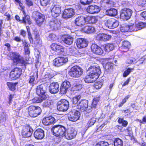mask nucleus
<instances>
[{"instance_id": "nucleus-1", "label": "nucleus", "mask_w": 146, "mask_h": 146, "mask_svg": "<svg viewBox=\"0 0 146 146\" xmlns=\"http://www.w3.org/2000/svg\"><path fill=\"white\" fill-rule=\"evenodd\" d=\"M9 56L10 60L17 64H21V66H23L25 69H26L27 65L29 64L28 59H25L23 56L16 52H10Z\"/></svg>"}, {"instance_id": "nucleus-2", "label": "nucleus", "mask_w": 146, "mask_h": 146, "mask_svg": "<svg viewBox=\"0 0 146 146\" xmlns=\"http://www.w3.org/2000/svg\"><path fill=\"white\" fill-rule=\"evenodd\" d=\"M51 129L53 135L57 137H60L65 135L66 128L62 125L58 124L53 126Z\"/></svg>"}, {"instance_id": "nucleus-3", "label": "nucleus", "mask_w": 146, "mask_h": 146, "mask_svg": "<svg viewBox=\"0 0 146 146\" xmlns=\"http://www.w3.org/2000/svg\"><path fill=\"white\" fill-rule=\"evenodd\" d=\"M29 115L33 117H35L40 115L42 112L41 108L37 106L31 105L28 108Z\"/></svg>"}, {"instance_id": "nucleus-4", "label": "nucleus", "mask_w": 146, "mask_h": 146, "mask_svg": "<svg viewBox=\"0 0 146 146\" xmlns=\"http://www.w3.org/2000/svg\"><path fill=\"white\" fill-rule=\"evenodd\" d=\"M83 69L77 65L73 66L68 72L70 76L73 78H78L81 76L83 73Z\"/></svg>"}, {"instance_id": "nucleus-5", "label": "nucleus", "mask_w": 146, "mask_h": 146, "mask_svg": "<svg viewBox=\"0 0 146 146\" xmlns=\"http://www.w3.org/2000/svg\"><path fill=\"white\" fill-rule=\"evenodd\" d=\"M86 22L88 24H91V16H88L86 18L82 16H78L75 20L76 25L79 26H82L84 25Z\"/></svg>"}, {"instance_id": "nucleus-6", "label": "nucleus", "mask_w": 146, "mask_h": 146, "mask_svg": "<svg viewBox=\"0 0 146 146\" xmlns=\"http://www.w3.org/2000/svg\"><path fill=\"white\" fill-rule=\"evenodd\" d=\"M105 60L108 61L107 63L103 65L105 71L107 73H111L113 71L114 57L106 58L105 59Z\"/></svg>"}, {"instance_id": "nucleus-7", "label": "nucleus", "mask_w": 146, "mask_h": 146, "mask_svg": "<svg viewBox=\"0 0 146 146\" xmlns=\"http://www.w3.org/2000/svg\"><path fill=\"white\" fill-rule=\"evenodd\" d=\"M69 104V102L66 100L61 99L57 102V109L60 111H65L68 109Z\"/></svg>"}, {"instance_id": "nucleus-8", "label": "nucleus", "mask_w": 146, "mask_h": 146, "mask_svg": "<svg viewBox=\"0 0 146 146\" xmlns=\"http://www.w3.org/2000/svg\"><path fill=\"white\" fill-rule=\"evenodd\" d=\"M22 73V70L21 68L15 67L10 72V77L12 80H15L20 77Z\"/></svg>"}, {"instance_id": "nucleus-9", "label": "nucleus", "mask_w": 146, "mask_h": 146, "mask_svg": "<svg viewBox=\"0 0 146 146\" xmlns=\"http://www.w3.org/2000/svg\"><path fill=\"white\" fill-rule=\"evenodd\" d=\"M132 13V11L129 8H123L120 12V17L124 20H127L130 18Z\"/></svg>"}, {"instance_id": "nucleus-10", "label": "nucleus", "mask_w": 146, "mask_h": 146, "mask_svg": "<svg viewBox=\"0 0 146 146\" xmlns=\"http://www.w3.org/2000/svg\"><path fill=\"white\" fill-rule=\"evenodd\" d=\"M33 130L29 124L24 125L21 131V135L23 138H28L31 136Z\"/></svg>"}, {"instance_id": "nucleus-11", "label": "nucleus", "mask_w": 146, "mask_h": 146, "mask_svg": "<svg viewBox=\"0 0 146 146\" xmlns=\"http://www.w3.org/2000/svg\"><path fill=\"white\" fill-rule=\"evenodd\" d=\"M68 61V58L64 56H58L53 60L54 66L58 67L63 65Z\"/></svg>"}, {"instance_id": "nucleus-12", "label": "nucleus", "mask_w": 146, "mask_h": 146, "mask_svg": "<svg viewBox=\"0 0 146 146\" xmlns=\"http://www.w3.org/2000/svg\"><path fill=\"white\" fill-rule=\"evenodd\" d=\"M77 135V131L72 127L68 128L65 133L64 136L67 139L71 140L75 137Z\"/></svg>"}, {"instance_id": "nucleus-13", "label": "nucleus", "mask_w": 146, "mask_h": 146, "mask_svg": "<svg viewBox=\"0 0 146 146\" xmlns=\"http://www.w3.org/2000/svg\"><path fill=\"white\" fill-rule=\"evenodd\" d=\"M42 123L45 126H47L53 125L56 122L55 118L51 115L45 117L42 120Z\"/></svg>"}, {"instance_id": "nucleus-14", "label": "nucleus", "mask_w": 146, "mask_h": 146, "mask_svg": "<svg viewBox=\"0 0 146 146\" xmlns=\"http://www.w3.org/2000/svg\"><path fill=\"white\" fill-rule=\"evenodd\" d=\"M80 115V112L78 111H70L68 113V118L70 121L75 122L79 119Z\"/></svg>"}, {"instance_id": "nucleus-15", "label": "nucleus", "mask_w": 146, "mask_h": 146, "mask_svg": "<svg viewBox=\"0 0 146 146\" xmlns=\"http://www.w3.org/2000/svg\"><path fill=\"white\" fill-rule=\"evenodd\" d=\"M46 86L44 84H42L37 86L36 89V93L39 96H46Z\"/></svg>"}, {"instance_id": "nucleus-16", "label": "nucleus", "mask_w": 146, "mask_h": 146, "mask_svg": "<svg viewBox=\"0 0 146 146\" xmlns=\"http://www.w3.org/2000/svg\"><path fill=\"white\" fill-rule=\"evenodd\" d=\"M76 44L78 48L81 49L86 47L88 45V41L83 38H78L77 39Z\"/></svg>"}, {"instance_id": "nucleus-17", "label": "nucleus", "mask_w": 146, "mask_h": 146, "mask_svg": "<svg viewBox=\"0 0 146 146\" xmlns=\"http://www.w3.org/2000/svg\"><path fill=\"white\" fill-rule=\"evenodd\" d=\"M61 6L59 5H55L53 6L51 10L52 16L54 18L59 16L61 13Z\"/></svg>"}, {"instance_id": "nucleus-18", "label": "nucleus", "mask_w": 146, "mask_h": 146, "mask_svg": "<svg viewBox=\"0 0 146 146\" xmlns=\"http://www.w3.org/2000/svg\"><path fill=\"white\" fill-rule=\"evenodd\" d=\"M71 84L70 82L67 81L65 80L63 82L60 86V91L62 94L66 93L68 89L71 87Z\"/></svg>"}, {"instance_id": "nucleus-19", "label": "nucleus", "mask_w": 146, "mask_h": 146, "mask_svg": "<svg viewBox=\"0 0 146 146\" xmlns=\"http://www.w3.org/2000/svg\"><path fill=\"white\" fill-rule=\"evenodd\" d=\"M45 18V16L43 14L38 12L36 13L35 21L37 25L40 26L44 21Z\"/></svg>"}, {"instance_id": "nucleus-20", "label": "nucleus", "mask_w": 146, "mask_h": 146, "mask_svg": "<svg viewBox=\"0 0 146 146\" xmlns=\"http://www.w3.org/2000/svg\"><path fill=\"white\" fill-rule=\"evenodd\" d=\"M75 15L74 10L72 8L65 9L63 12L62 16L65 19L72 17Z\"/></svg>"}, {"instance_id": "nucleus-21", "label": "nucleus", "mask_w": 146, "mask_h": 146, "mask_svg": "<svg viewBox=\"0 0 146 146\" xmlns=\"http://www.w3.org/2000/svg\"><path fill=\"white\" fill-rule=\"evenodd\" d=\"M88 101L86 100H83L77 104V108L81 111H85L87 109L88 105Z\"/></svg>"}, {"instance_id": "nucleus-22", "label": "nucleus", "mask_w": 146, "mask_h": 146, "mask_svg": "<svg viewBox=\"0 0 146 146\" xmlns=\"http://www.w3.org/2000/svg\"><path fill=\"white\" fill-rule=\"evenodd\" d=\"M59 85L57 82H53L50 83L49 86L50 92L52 94L58 93L59 91Z\"/></svg>"}, {"instance_id": "nucleus-23", "label": "nucleus", "mask_w": 146, "mask_h": 146, "mask_svg": "<svg viewBox=\"0 0 146 146\" xmlns=\"http://www.w3.org/2000/svg\"><path fill=\"white\" fill-rule=\"evenodd\" d=\"M34 136L37 139H41L44 136V132L43 130L41 128L37 129L34 132Z\"/></svg>"}, {"instance_id": "nucleus-24", "label": "nucleus", "mask_w": 146, "mask_h": 146, "mask_svg": "<svg viewBox=\"0 0 146 146\" xmlns=\"http://www.w3.org/2000/svg\"><path fill=\"white\" fill-rule=\"evenodd\" d=\"M92 52L97 55H101L104 52L103 49L95 44H92Z\"/></svg>"}, {"instance_id": "nucleus-25", "label": "nucleus", "mask_w": 146, "mask_h": 146, "mask_svg": "<svg viewBox=\"0 0 146 146\" xmlns=\"http://www.w3.org/2000/svg\"><path fill=\"white\" fill-rule=\"evenodd\" d=\"M50 48L53 51L58 52H64V47L63 46L57 44L53 43L50 45Z\"/></svg>"}, {"instance_id": "nucleus-26", "label": "nucleus", "mask_w": 146, "mask_h": 146, "mask_svg": "<svg viewBox=\"0 0 146 146\" xmlns=\"http://www.w3.org/2000/svg\"><path fill=\"white\" fill-rule=\"evenodd\" d=\"M62 41L65 44L70 45L73 43V37L72 36L68 35H64L62 36Z\"/></svg>"}, {"instance_id": "nucleus-27", "label": "nucleus", "mask_w": 146, "mask_h": 146, "mask_svg": "<svg viewBox=\"0 0 146 146\" xmlns=\"http://www.w3.org/2000/svg\"><path fill=\"white\" fill-rule=\"evenodd\" d=\"M111 36L106 34H98L96 38L97 39L99 40L106 41L110 39Z\"/></svg>"}, {"instance_id": "nucleus-28", "label": "nucleus", "mask_w": 146, "mask_h": 146, "mask_svg": "<svg viewBox=\"0 0 146 146\" xmlns=\"http://www.w3.org/2000/svg\"><path fill=\"white\" fill-rule=\"evenodd\" d=\"M91 66H90L86 71V75L84 79L85 82L87 83H91Z\"/></svg>"}, {"instance_id": "nucleus-29", "label": "nucleus", "mask_w": 146, "mask_h": 146, "mask_svg": "<svg viewBox=\"0 0 146 146\" xmlns=\"http://www.w3.org/2000/svg\"><path fill=\"white\" fill-rule=\"evenodd\" d=\"M106 15L110 16H115L117 15V9L114 8H111L106 11Z\"/></svg>"}, {"instance_id": "nucleus-30", "label": "nucleus", "mask_w": 146, "mask_h": 146, "mask_svg": "<svg viewBox=\"0 0 146 146\" xmlns=\"http://www.w3.org/2000/svg\"><path fill=\"white\" fill-rule=\"evenodd\" d=\"M18 84V82H15L14 83L10 82H7V84L9 90L11 91H14L16 90V86Z\"/></svg>"}, {"instance_id": "nucleus-31", "label": "nucleus", "mask_w": 146, "mask_h": 146, "mask_svg": "<svg viewBox=\"0 0 146 146\" xmlns=\"http://www.w3.org/2000/svg\"><path fill=\"white\" fill-rule=\"evenodd\" d=\"M21 22L25 24L27 23L29 25L32 23V21L29 15H26L23 17L21 20Z\"/></svg>"}, {"instance_id": "nucleus-32", "label": "nucleus", "mask_w": 146, "mask_h": 146, "mask_svg": "<svg viewBox=\"0 0 146 146\" xmlns=\"http://www.w3.org/2000/svg\"><path fill=\"white\" fill-rule=\"evenodd\" d=\"M82 88V84H74L71 90V91L73 92H75L79 91Z\"/></svg>"}, {"instance_id": "nucleus-33", "label": "nucleus", "mask_w": 146, "mask_h": 146, "mask_svg": "<svg viewBox=\"0 0 146 146\" xmlns=\"http://www.w3.org/2000/svg\"><path fill=\"white\" fill-rule=\"evenodd\" d=\"M26 27L27 32L28 38L30 43L33 44V38L30 32V28L29 26H26Z\"/></svg>"}, {"instance_id": "nucleus-34", "label": "nucleus", "mask_w": 146, "mask_h": 146, "mask_svg": "<svg viewBox=\"0 0 146 146\" xmlns=\"http://www.w3.org/2000/svg\"><path fill=\"white\" fill-rule=\"evenodd\" d=\"M114 48V46L112 44L108 43L105 45L104 50L106 52H108L112 50Z\"/></svg>"}, {"instance_id": "nucleus-35", "label": "nucleus", "mask_w": 146, "mask_h": 146, "mask_svg": "<svg viewBox=\"0 0 146 146\" xmlns=\"http://www.w3.org/2000/svg\"><path fill=\"white\" fill-rule=\"evenodd\" d=\"M131 44L130 42L127 40L123 41L122 43L121 47L124 49H127L128 50L130 48Z\"/></svg>"}, {"instance_id": "nucleus-36", "label": "nucleus", "mask_w": 146, "mask_h": 146, "mask_svg": "<svg viewBox=\"0 0 146 146\" xmlns=\"http://www.w3.org/2000/svg\"><path fill=\"white\" fill-rule=\"evenodd\" d=\"M92 73L100 74L101 72L100 67L98 65L92 66Z\"/></svg>"}, {"instance_id": "nucleus-37", "label": "nucleus", "mask_w": 146, "mask_h": 146, "mask_svg": "<svg viewBox=\"0 0 146 146\" xmlns=\"http://www.w3.org/2000/svg\"><path fill=\"white\" fill-rule=\"evenodd\" d=\"M126 62L127 64H134L137 62V59L135 57H129L127 59Z\"/></svg>"}, {"instance_id": "nucleus-38", "label": "nucleus", "mask_w": 146, "mask_h": 146, "mask_svg": "<svg viewBox=\"0 0 146 146\" xmlns=\"http://www.w3.org/2000/svg\"><path fill=\"white\" fill-rule=\"evenodd\" d=\"M113 143L114 146H123V141L121 139L118 138L114 139Z\"/></svg>"}, {"instance_id": "nucleus-39", "label": "nucleus", "mask_w": 146, "mask_h": 146, "mask_svg": "<svg viewBox=\"0 0 146 146\" xmlns=\"http://www.w3.org/2000/svg\"><path fill=\"white\" fill-rule=\"evenodd\" d=\"M53 104V101L48 99L43 102L42 106L44 107L50 108Z\"/></svg>"}, {"instance_id": "nucleus-40", "label": "nucleus", "mask_w": 146, "mask_h": 146, "mask_svg": "<svg viewBox=\"0 0 146 146\" xmlns=\"http://www.w3.org/2000/svg\"><path fill=\"white\" fill-rule=\"evenodd\" d=\"M103 84L102 82L100 81L95 82L93 85V88L96 90L100 89L101 88Z\"/></svg>"}, {"instance_id": "nucleus-41", "label": "nucleus", "mask_w": 146, "mask_h": 146, "mask_svg": "<svg viewBox=\"0 0 146 146\" xmlns=\"http://www.w3.org/2000/svg\"><path fill=\"white\" fill-rule=\"evenodd\" d=\"M134 70V67L132 68L128 67L125 71L123 74V76L124 77H126L129 75L130 73Z\"/></svg>"}, {"instance_id": "nucleus-42", "label": "nucleus", "mask_w": 146, "mask_h": 146, "mask_svg": "<svg viewBox=\"0 0 146 146\" xmlns=\"http://www.w3.org/2000/svg\"><path fill=\"white\" fill-rule=\"evenodd\" d=\"M129 25L123 24L120 27V30L122 32H125L129 31Z\"/></svg>"}, {"instance_id": "nucleus-43", "label": "nucleus", "mask_w": 146, "mask_h": 146, "mask_svg": "<svg viewBox=\"0 0 146 146\" xmlns=\"http://www.w3.org/2000/svg\"><path fill=\"white\" fill-rule=\"evenodd\" d=\"M100 100V97L99 96L96 97L93 99L92 102V108H95L96 107Z\"/></svg>"}, {"instance_id": "nucleus-44", "label": "nucleus", "mask_w": 146, "mask_h": 146, "mask_svg": "<svg viewBox=\"0 0 146 146\" xmlns=\"http://www.w3.org/2000/svg\"><path fill=\"white\" fill-rule=\"evenodd\" d=\"M131 95H128L125 96L124 98L122 100V101L120 102L118 106L119 107H121L123 106L124 104L125 103L130 97Z\"/></svg>"}, {"instance_id": "nucleus-45", "label": "nucleus", "mask_w": 146, "mask_h": 146, "mask_svg": "<svg viewBox=\"0 0 146 146\" xmlns=\"http://www.w3.org/2000/svg\"><path fill=\"white\" fill-rule=\"evenodd\" d=\"M112 23L111 24V29H113L117 27L119 24V21L114 19L112 18Z\"/></svg>"}, {"instance_id": "nucleus-46", "label": "nucleus", "mask_w": 146, "mask_h": 146, "mask_svg": "<svg viewBox=\"0 0 146 146\" xmlns=\"http://www.w3.org/2000/svg\"><path fill=\"white\" fill-rule=\"evenodd\" d=\"M82 30L86 33H90L91 30V25H86L82 29Z\"/></svg>"}, {"instance_id": "nucleus-47", "label": "nucleus", "mask_w": 146, "mask_h": 146, "mask_svg": "<svg viewBox=\"0 0 146 146\" xmlns=\"http://www.w3.org/2000/svg\"><path fill=\"white\" fill-rule=\"evenodd\" d=\"M100 10V9L98 6L96 5L93 6L92 5V14L97 13Z\"/></svg>"}, {"instance_id": "nucleus-48", "label": "nucleus", "mask_w": 146, "mask_h": 146, "mask_svg": "<svg viewBox=\"0 0 146 146\" xmlns=\"http://www.w3.org/2000/svg\"><path fill=\"white\" fill-rule=\"evenodd\" d=\"M108 142L103 141H100L96 144L95 146H109Z\"/></svg>"}, {"instance_id": "nucleus-49", "label": "nucleus", "mask_w": 146, "mask_h": 146, "mask_svg": "<svg viewBox=\"0 0 146 146\" xmlns=\"http://www.w3.org/2000/svg\"><path fill=\"white\" fill-rule=\"evenodd\" d=\"M80 98L81 96L80 95L74 97L72 100V104L74 105H76L77 104V102Z\"/></svg>"}, {"instance_id": "nucleus-50", "label": "nucleus", "mask_w": 146, "mask_h": 146, "mask_svg": "<svg viewBox=\"0 0 146 146\" xmlns=\"http://www.w3.org/2000/svg\"><path fill=\"white\" fill-rule=\"evenodd\" d=\"M111 3V0H101L100 1V3L102 6H105L106 5L110 4Z\"/></svg>"}, {"instance_id": "nucleus-51", "label": "nucleus", "mask_w": 146, "mask_h": 146, "mask_svg": "<svg viewBox=\"0 0 146 146\" xmlns=\"http://www.w3.org/2000/svg\"><path fill=\"white\" fill-rule=\"evenodd\" d=\"M112 18L110 19L106 20L105 25L108 28L111 29V24L112 22Z\"/></svg>"}, {"instance_id": "nucleus-52", "label": "nucleus", "mask_w": 146, "mask_h": 146, "mask_svg": "<svg viewBox=\"0 0 146 146\" xmlns=\"http://www.w3.org/2000/svg\"><path fill=\"white\" fill-rule=\"evenodd\" d=\"M129 31H136L138 30L135 24H133L129 26Z\"/></svg>"}, {"instance_id": "nucleus-53", "label": "nucleus", "mask_w": 146, "mask_h": 146, "mask_svg": "<svg viewBox=\"0 0 146 146\" xmlns=\"http://www.w3.org/2000/svg\"><path fill=\"white\" fill-rule=\"evenodd\" d=\"M39 97H36L35 98L36 102V103H39L42 102L43 100L45 98V96H39Z\"/></svg>"}, {"instance_id": "nucleus-54", "label": "nucleus", "mask_w": 146, "mask_h": 146, "mask_svg": "<svg viewBox=\"0 0 146 146\" xmlns=\"http://www.w3.org/2000/svg\"><path fill=\"white\" fill-rule=\"evenodd\" d=\"M100 74L92 73V83L95 81L99 77Z\"/></svg>"}, {"instance_id": "nucleus-55", "label": "nucleus", "mask_w": 146, "mask_h": 146, "mask_svg": "<svg viewBox=\"0 0 146 146\" xmlns=\"http://www.w3.org/2000/svg\"><path fill=\"white\" fill-rule=\"evenodd\" d=\"M136 25L138 30L141 29L145 26V23L141 22H138Z\"/></svg>"}, {"instance_id": "nucleus-56", "label": "nucleus", "mask_w": 146, "mask_h": 146, "mask_svg": "<svg viewBox=\"0 0 146 146\" xmlns=\"http://www.w3.org/2000/svg\"><path fill=\"white\" fill-rule=\"evenodd\" d=\"M51 0H40V2L41 5L43 6H46L49 4Z\"/></svg>"}, {"instance_id": "nucleus-57", "label": "nucleus", "mask_w": 146, "mask_h": 146, "mask_svg": "<svg viewBox=\"0 0 146 146\" xmlns=\"http://www.w3.org/2000/svg\"><path fill=\"white\" fill-rule=\"evenodd\" d=\"M35 78L34 75H32L30 76L29 79V83L32 86H33L34 84V82L35 80Z\"/></svg>"}, {"instance_id": "nucleus-58", "label": "nucleus", "mask_w": 146, "mask_h": 146, "mask_svg": "<svg viewBox=\"0 0 146 146\" xmlns=\"http://www.w3.org/2000/svg\"><path fill=\"white\" fill-rule=\"evenodd\" d=\"M33 41V44H35L36 46L37 45H40L42 44V40L40 38L35 39L34 41Z\"/></svg>"}, {"instance_id": "nucleus-59", "label": "nucleus", "mask_w": 146, "mask_h": 146, "mask_svg": "<svg viewBox=\"0 0 146 146\" xmlns=\"http://www.w3.org/2000/svg\"><path fill=\"white\" fill-rule=\"evenodd\" d=\"M137 3L141 6L144 7L146 4V0H137Z\"/></svg>"}, {"instance_id": "nucleus-60", "label": "nucleus", "mask_w": 146, "mask_h": 146, "mask_svg": "<svg viewBox=\"0 0 146 146\" xmlns=\"http://www.w3.org/2000/svg\"><path fill=\"white\" fill-rule=\"evenodd\" d=\"M24 54L25 55H29L30 53V51L29 47H24Z\"/></svg>"}, {"instance_id": "nucleus-61", "label": "nucleus", "mask_w": 146, "mask_h": 146, "mask_svg": "<svg viewBox=\"0 0 146 146\" xmlns=\"http://www.w3.org/2000/svg\"><path fill=\"white\" fill-rule=\"evenodd\" d=\"M91 2V0H80V3L83 5L89 4Z\"/></svg>"}, {"instance_id": "nucleus-62", "label": "nucleus", "mask_w": 146, "mask_h": 146, "mask_svg": "<svg viewBox=\"0 0 146 146\" xmlns=\"http://www.w3.org/2000/svg\"><path fill=\"white\" fill-rule=\"evenodd\" d=\"M26 4L29 7L33 5V2L32 0H25Z\"/></svg>"}, {"instance_id": "nucleus-63", "label": "nucleus", "mask_w": 146, "mask_h": 146, "mask_svg": "<svg viewBox=\"0 0 146 146\" xmlns=\"http://www.w3.org/2000/svg\"><path fill=\"white\" fill-rule=\"evenodd\" d=\"M54 77V76L50 73H47L44 76V78L45 79H48V80H50L52 78Z\"/></svg>"}, {"instance_id": "nucleus-64", "label": "nucleus", "mask_w": 146, "mask_h": 146, "mask_svg": "<svg viewBox=\"0 0 146 146\" xmlns=\"http://www.w3.org/2000/svg\"><path fill=\"white\" fill-rule=\"evenodd\" d=\"M138 121L141 123L143 124H146V115L144 116L141 120L138 119Z\"/></svg>"}]
</instances>
